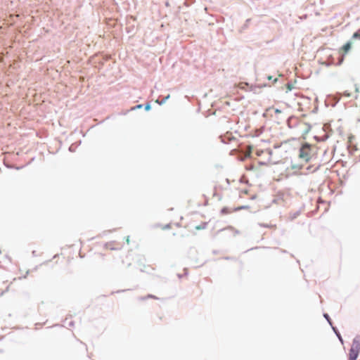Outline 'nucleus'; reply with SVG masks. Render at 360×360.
Segmentation results:
<instances>
[{
	"instance_id": "f257e3e1",
	"label": "nucleus",
	"mask_w": 360,
	"mask_h": 360,
	"mask_svg": "<svg viewBox=\"0 0 360 360\" xmlns=\"http://www.w3.org/2000/svg\"><path fill=\"white\" fill-rule=\"evenodd\" d=\"M312 146L309 143L302 145L300 150L299 158L306 162H308L313 156Z\"/></svg>"
},
{
	"instance_id": "f03ea898",
	"label": "nucleus",
	"mask_w": 360,
	"mask_h": 360,
	"mask_svg": "<svg viewBox=\"0 0 360 360\" xmlns=\"http://www.w3.org/2000/svg\"><path fill=\"white\" fill-rule=\"evenodd\" d=\"M360 351V338H355L353 340L349 354V360H356Z\"/></svg>"
},
{
	"instance_id": "7ed1b4c3",
	"label": "nucleus",
	"mask_w": 360,
	"mask_h": 360,
	"mask_svg": "<svg viewBox=\"0 0 360 360\" xmlns=\"http://www.w3.org/2000/svg\"><path fill=\"white\" fill-rule=\"evenodd\" d=\"M266 112L269 115V116L272 118H274L279 122V120H281L283 117H282L283 112L274 107H269L268 109H266Z\"/></svg>"
},
{
	"instance_id": "20e7f679",
	"label": "nucleus",
	"mask_w": 360,
	"mask_h": 360,
	"mask_svg": "<svg viewBox=\"0 0 360 360\" xmlns=\"http://www.w3.org/2000/svg\"><path fill=\"white\" fill-rule=\"evenodd\" d=\"M247 207H246V206H242V207H238V208H235V209H233V210H230V209H229V208H228V207H224V208L221 210V214H230V213H231V212H233V211H237V210H242V209H246Z\"/></svg>"
},
{
	"instance_id": "39448f33",
	"label": "nucleus",
	"mask_w": 360,
	"mask_h": 360,
	"mask_svg": "<svg viewBox=\"0 0 360 360\" xmlns=\"http://www.w3.org/2000/svg\"><path fill=\"white\" fill-rule=\"evenodd\" d=\"M352 47V44L351 42H347L342 47V49L344 52V53H347L351 49Z\"/></svg>"
},
{
	"instance_id": "423d86ee",
	"label": "nucleus",
	"mask_w": 360,
	"mask_h": 360,
	"mask_svg": "<svg viewBox=\"0 0 360 360\" xmlns=\"http://www.w3.org/2000/svg\"><path fill=\"white\" fill-rule=\"evenodd\" d=\"M353 39H360V29L358 30L356 32H354L352 35Z\"/></svg>"
},
{
	"instance_id": "0eeeda50",
	"label": "nucleus",
	"mask_w": 360,
	"mask_h": 360,
	"mask_svg": "<svg viewBox=\"0 0 360 360\" xmlns=\"http://www.w3.org/2000/svg\"><path fill=\"white\" fill-rule=\"evenodd\" d=\"M293 85L292 84H290V83H288L286 85H285V88H286V92H289L292 89H293Z\"/></svg>"
},
{
	"instance_id": "6e6552de",
	"label": "nucleus",
	"mask_w": 360,
	"mask_h": 360,
	"mask_svg": "<svg viewBox=\"0 0 360 360\" xmlns=\"http://www.w3.org/2000/svg\"><path fill=\"white\" fill-rule=\"evenodd\" d=\"M242 194H248V191L247 190L242 191L240 193V197L242 196Z\"/></svg>"
},
{
	"instance_id": "1a4fd4ad",
	"label": "nucleus",
	"mask_w": 360,
	"mask_h": 360,
	"mask_svg": "<svg viewBox=\"0 0 360 360\" xmlns=\"http://www.w3.org/2000/svg\"><path fill=\"white\" fill-rule=\"evenodd\" d=\"M149 108H150V105H147V106L146 107V110H148Z\"/></svg>"
},
{
	"instance_id": "9d476101",
	"label": "nucleus",
	"mask_w": 360,
	"mask_h": 360,
	"mask_svg": "<svg viewBox=\"0 0 360 360\" xmlns=\"http://www.w3.org/2000/svg\"><path fill=\"white\" fill-rule=\"evenodd\" d=\"M148 297H152V298H155V297H154V296H153V295H148Z\"/></svg>"
},
{
	"instance_id": "9b49d317",
	"label": "nucleus",
	"mask_w": 360,
	"mask_h": 360,
	"mask_svg": "<svg viewBox=\"0 0 360 360\" xmlns=\"http://www.w3.org/2000/svg\"><path fill=\"white\" fill-rule=\"evenodd\" d=\"M201 229L200 226H196V229Z\"/></svg>"
}]
</instances>
